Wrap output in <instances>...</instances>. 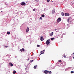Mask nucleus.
Instances as JSON below:
<instances>
[{
  "label": "nucleus",
  "instance_id": "c85d7f7f",
  "mask_svg": "<svg viewBox=\"0 0 74 74\" xmlns=\"http://www.w3.org/2000/svg\"><path fill=\"white\" fill-rule=\"evenodd\" d=\"M5 47H7V48L8 47V46H5Z\"/></svg>",
  "mask_w": 74,
  "mask_h": 74
},
{
  "label": "nucleus",
  "instance_id": "aec40b11",
  "mask_svg": "<svg viewBox=\"0 0 74 74\" xmlns=\"http://www.w3.org/2000/svg\"><path fill=\"white\" fill-rule=\"evenodd\" d=\"M45 16V15L44 14H42V17H44Z\"/></svg>",
  "mask_w": 74,
  "mask_h": 74
},
{
  "label": "nucleus",
  "instance_id": "2f4dec72",
  "mask_svg": "<svg viewBox=\"0 0 74 74\" xmlns=\"http://www.w3.org/2000/svg\"><path fill=\"white\" fill-rule=\"evenodd\" d=\"M73 55H74V53H73Z\"/></svg>",
  "mask_w": 74,
  "mask_h": 74
},
{
  "label": "nucleus",
  "instance_id": "9d476101",
  "mask_svg": "<svg viewBox=\"0 0 74 74\" xmlns=\"http://www.w3.org/2000/svg\"><path fill=\"white\" fill-rule=\"evenodd\" d=\"M55 10H53L52 11V13L53 14H55Z\"/></svg>",
  "mask_w": 74,
  "mask_h": 74
},
{
  "label": "nucleus",
  "instance_id": "412c9836",
  "mask_svg": "<svg viewBox=\"0 0 74 74\" xmlns=\"http://www.w3.org/2000/svg\"><path fill=\"white\" fill-rule=\"evenodd\" d=\"M51 0H47V2H49V1H50Z\"/></svg>",
  "mask_w": 74,
  "mask_h": 74
},
{
  "label": "nucleus",
  "instance_id": "4be33fe9",
  "mask_svg": "<svg viewBox=\"0 0 74 74\" xmlns=\"http://www.w3.org/2000/svg\"><path fill=\"white\" fill-rule=\"evenodd\" d=\"M37 46L38 47H40V45H37Z\"/></svg>",
  "mask_w": 74,
  "mask_h": 74
},
{
  "label": "nucleus",
  "instance_id": "e433bc0d",
  "mask_svg": "<svg viewBox=\"0 0 74 74\" xmlns=\"http://www.w3.org/2000/svg\"><path fill=\"white\" fill-rule=\"evenodd\" d=\"M56 30V29H55V30Z\"/></svg>",
  "mask_w": 74,
  "mask_h": 74
},
{
  "label": "nucleus",
  "instance_id": "9b49d317",
  "mask_svg": "<svg viewBox=\"0 0 74 74\" xmlns=\"http://www.w3.org/2000/svg\"><path fill=\"white\" fill-rule=\"evenodd\" d=\"M29 27H27L26 29V32L27 33L29 32Z\"/></svg>",
  "mask_w": 74,
  "mask_h": 74
},
{
  "label": "nucleus",
  "instance_id": "b1692460",
  "mask_svg": "<svg viewBox=\"0 0 74 74\" xmlns=\"http://www.w3.org/2000/svg\"><path fill=\"white\" fill-rule=\"evenodd\" d=\"M51 73H52V72H51V71H50L49 72V73L51 74Z\"/></svg>",
  "mask_w": 74,
  "mask_h": 74
},
{
  "label": "nucleus",
  "instance_id": "f704fd0d",
  "mask_svg": "<svg viewBox=\"0 0 74 74\" xmlns=\"http://www.w3.org/2000/svg\"><path fill=\"white\" fill-rule=\"evenodd\" d=\"M68 58H69V59H70V58L68 57Z\"/></svg>",
  "mask_w": 74,
  "mask_h": 74
},
{
  "label": "nucleus",
  "instance_id": "5701e85b",
  "mask_svg": "<svg viewBox=\"0 0 74 74\" xmlns=\"http://www.w3.org/2000/svg\"><path fill=\"white\" fill-rule=\"evenodd\" d=\"M58 62H62V61L61 60H59Z\"/></svg>",
  "mask_w": 74,
  "mask_h": 74
},
{
  "label": "nucleus",
  "instance_id": "a878e982",
  "mask_svg": "<svg viewBox=\"0 0 74 74\" xmlns=\"http://www.w3.org/2000/svg\"><path fill=\"white\" fill-rule=\"evenodd\" d=\"M71 73H74V71H71Z\"/></svg>",
  "mask_w": 74,
  "mask_h": 74
},
{
  "label": "nucleus",
  "instance_id": "6e6552de",
  "mask_svg": "<svg viewBox=\"0 0 74 74\" xmlns=\"http://www.w3.org/2000/svg\"><path fill=\"white\" fill-rule=\"evenodd\" d=\"M40 40L41 41H43V40H44L43 37L40 36Z\"/></svg>",
  "mask_w": 74,
  "mask_h": 74
},
{
  "label": "nucleus",
  "instance_id": "a211bd4d",
  "mask_svg": "<svg viewBox=\"0 0 74 74\" xmlns=\"http://www.w3.org/2000/svg\"><path fill=\"white\" fill-rule=\"evenodd\" d=\"M16 73V71H13V74H15Z\"/></svg>",
  "mask_w": 74,
  "mask_h": 74
},
{
  "label": "nucleus",
  "instance_id": "20e7f679",
  "mask_svg": "<svg viewBox=\"0 0 74 74\" xmlns=\"http://www.w3.org/2000/svg\"><path fill=\"white\" fill-rule=\"evenodd\" d=\"M26 5V3H25L24 2H22L21 3L22 5Z\"/></svg>",
  "mask_w": 74,
  "mask_h": 74
},
{
  "label": "nucleus",
  "instance_id": "ddd939ff",
  "mask_svg": "<svg viewBox=\"0 0 74 74\" xmlns=\"http://www.w3.org/2000/svg\"><path fill=\"white\" fill-rule=\"evenodd\" d=\"M53 34V32H52L50 34V36H52Z\"/></svg>",
  "mask_w": 74,
  "mask_h": 74
},
{
  "label": "nucleus",
  "instance_id": "f3484780",
  "mask_svg": "<svg viewBox=\"0 0 74 74\" xmlns=\"http://www.w3.org/2000/svg\"><path fill=\"white\" fill-rule=\"evenodd\" d=\"M54 39H55V38H51V40H54Z\"/></svg>",
  "mask_w": 74,
  "mask_h": 74
},
{
  "label": "nucleus",
  "instance_id": "473e14b6",
  "mask_svg": "<svg viewBox=\"0 0 74 74\" xmlns=\"http://www.w3.org/2000/svg\"><path fill=\"white\" fill-rule=\"evenodd\" d=\"M68 61H71V60H68Z\"/></svg>",
  "mask_w": 74,
  "mask_h": 74
},
{
  "label": "nucleus",
  "instance_id": "7ed1b4c3",
  "mask_svg": "<svg viewBox=\"0 0 74 74\" xmlns=\"http://www.w3.org/2000/svg\"><path fill=\"white\" fill-rule=\"evenodd\" d=\"M49 73V71L45 70V71H44V73H45V74H48Z\"/></svg>",
  "mask_w": 74,
  "mask_h": 74
},
{
  "label": "nucleus",
  "instance_id": "f8f14e48",
  "mask_svg": "<svg viewBox=\"0 0 74 74\" xmlns=\"http://www.w3.org/2000/svg\"><path fill=\"white\" fill-rule=\"evenodd\" d=\"M37 65H36V66H35L34 68L35 69H37Z\"/></svg>",
  "mask_w": 74,
  "mask_h": 74
},
{
  "label": "nucleus",
  "instance_id": "cd10ccee",
  "mask_svg": "<svg viewBox=\"0 0 74 74\" xmlns=\"http://www.w3.org/2000/svg\"><path fill=\"white\" fill-rule=\"evenodd\" d=\"M33 60H31L30 62H33Z\"/></svg>",
  "mask_w": 74,
  "mask_h": 74
},
{
  "label": "nucleus",
  "instance_id": "6ab92c4d",
  "mask_svg": "<svg viewBox=\"0 0 74 74\" xmlns=\"http://www.w3.org/2000/svg\"><path fill=\"white\" fill-rule=\"evenodd\" d=\"M7 34H10V32H7Z\"/></svg>",
  "mask_w": 74,
  "mask_h": 74
},
{
  "label": "nucleus",
  "instance_id": "393cba45",
  "mask_svg": "<svg viewBox=\"0 0 74 74\" xmlns=\"http://www.w3.org/2000/svg\"><path fill=\"white\" fill-rule=\"evenodd\" d=\"M40 19H42V17H40Z\"/></svg>",
  "mask_w": 74,
  "mask_h": 74
},
{
  "label": "nucleus",
  "instance_id": "0eeeda50",
  "mask_svg": "<svg viewBox=\"0 0 74 74\" xmlns=\"http://www.w3.org/2000/svg\"><path fill=\"white\" fill-rule=\"evenodd\" d=\"M71 19V17H69L68 19H67V22H69V21H70V19Z\"/></svg>",
  "mask_w": 74,
  "mask_h": 74
},
{
  "label": "nucleus",
  "instance_id": "dca6fc26",
  "mask_svg": "<svg viewBox=\"0 0 74 74\" xmlns=\"http://www.w3.org/2000/svg\"><path fill=\"white\" fill-rule=\"evenodd\" d=\"M64 57L65 58H67V56H66L65 55H64Z\"/></svg>",
  "mask_w": 74,
  "mask_h": 74
},
{
  "label": "nucleus",
  "instance_id": "bb28decb",
  "mask_svg": "<svg viewBox=\"0 0 74 74\" xmlns=\"http://www.w3.org/2000/svg\"><path fill=\"white\" fill-rule=\"evenodd\" d=\"M33 11H35V9H34L33 10Z\"/></svg>",
  "mask_w": 74,
  "mask_h": 74
},
{
  "label": "nucleus",
  "instance_id": "7c9ffc66",
  "mask_svg": "<svg viewBox=\"0 0 74 74\" xmlns=\"http://www.w3.org/2000/svg\"><path fill=\"white\" fill-rule=\"evenodd\" d=\"M73 59H74V56L73 57Z\"/></svg>",
  "mask_w": 74,
  "mask_h": 74
},
{
  "label": "nucleus",
  "instance_id": "423d86ee",
  "mask_svg": "<svg viewBox=\"0 0 74 74\" xmlns=\"http://www.w3.org/2000/svg\"><path fill=\"white\" fill-rule=\"evenodd\" d=\"M20 51L21 52H22V51L24 52L25 51V49L24 48H22V49H21Z\"/></svg>",
  "mask_w": 74,
  "mask_h": 74
},
{
  "label": "nucleus",
  "instance_id": "39448f33",
  "mask_svg": "<svg viewBox=\"0 0 74 74\" xmlns=\"http://www.w3.org/2000/svg\"><path fill=\"white\" fill-rule=\"evenodd\" d=\"M65 16H69L70 15V14L68 13H66L65 14Z\"/></svg>",
  "mask_w": 74,
  "mask_h": 74
},
{
  "label": "nucleus",
  "instance_id": "1a4fd4ad",
  "mask_svg": "<svg viewBox=\"0 0 74 74\" xmlns=\"http://www.w3.org/2000/svg\"><path fill=\"white\" fill-rule=\"evenodd\" d=\"M9 64L10 66H11V67H12V66H13V64H12V63H11V62Z\"/></svg>",
  "mask_w": 74,
  "mask_h": 74
},
{
  "label": "nucleus",
  "instance_id": "72a5a7b5",
  "mask_svg": "<svg viewBox=\"0 0 74 74\" xmlns=\"http://www.w3.org/2000/svg\"><path fill=\"white\" fill-rule=\"evenodd\" d=\"M35 1H37V0H35Z\"/></svg>",
  "mask_w": 74,
  "mask_h": 74
},
{
  "label": "nucleus",
  "instance_id": "2eb2a0df",
  "mask_svg": "<svg viewBox=\"0 0 74 74\" xmlns=\"http://www.w3.org/2000/svg\"><path fill=\"white\" fill-rule=\"evenodd\" d=\"M61 14L62 15V16H64V13H63V12H62Z\"/></svg>",
  "mask_w": 74,
  "mask_h": 74
},
{
  "label": "nucleus",
  "instance_id": "f257e3e1",
  "mask_svg": "<svg viewBox=\"0 0 74 74\" xmlns=\"http://www.w3.org/2000/svg\"><path fill=\"white\" fill-rule=\"evenodd\" d=\"M50 42H51L50 39H48L47 40L46 42V44L47 45H49V44H50Z\"/></svg>",
  "mask_w": 74,
  "mask_h": 74
},
{
  "label": "nucleus",
  "instance_id": "c756f323",
  "mask_svg": "<svg viewBox=\"0 0 74 74\" xmlns=\"http://www.w3.org/2000/svg\"><path fill=\"white\" fill-rule=\"evenodd\" d=\"M44 51H45V50H43V51H42L44 52Z\"/></svg>",
  "mask_w": 74,
  "mask_h": 74
},
{
  "label": "nucleus",
  "instance_id": "c9c22d12",
  "mask_svg": "<svg viewBox=\"0 0 74 74\" xmlns=\"http://www.w3.org/2000/svg\"><path fill=\"white\" fill-rule=\"evenodd\" d=\"M3 12V11H1V12Z\"/></svg>",
  "mask_w": 74,
  "mask_h": 74
},
{
  "label": "nucleus",
  "instance_id": "4468645a",
  "mask_svg": "<svg viewBox=\"0 0 74 74\" xmlns=\"http://www.w3.org/2000/svg\"><path fill=\"white\" fill-rule=\"evenodd\" d=\"M42 52V51H40V53L41 54H40V55H41L42 54H43V53H44V52Z\"/></svg>",
  "mask_w": 74,
  "mask_h": 74
},
{
  "label": "nucleus",
  "instance_id": "f03ea898",
  "mask_svg": "<svg viewBox=\"0 0 74 74\" xmlns=\"http://www.w3.org/2000/svg\"><path fill=\"white\" fill-rule=\"evenodd\" d=\"M61 18L60 17L59 18H58L57 19V22H60L61 21Z\"/></svg>",
  "mask_w": 74,
  "mask_h": 74
}]
</instances>
